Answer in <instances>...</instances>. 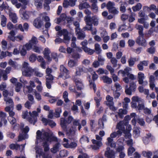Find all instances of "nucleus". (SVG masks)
Returning <instances> with one entry per match:
<instances>
[{"mask_svg": "<svg viewBox=\"0 0 158 158\" xmlns=\"http://www.w3.org/2000/svg\"><path fill=\"white\" fill-rule=\"evenodd\" d=\"M86 25L85 28L88 31H90L92 34L94 35L96 34L97 30L96 28L93 29V24L94 26H97L98 24V19L96 16H85L84 18Z\"/></svg>", "mask_w": 158, "mask_h": 158, "instance_id": "obj_1", "label": "nucleus"}, {"mask_svg": "<svg viewBox=\"0 0 158 158\" xmlns=\"http://www.w3.org/2000/svg\"><path fill=\"white\" fill-rule=\"evenodd\" d=\"M28 64L24 62L23 64V67L24 69L23 74L26 77H31L34 72V69L28 67Z\"/></svg>", "mask_w": 158, "mask_h": 158, "instance_id": "obj_2", "label": "nucleus"}, {"mask_svg": "<svg viewBox=\"0 0 158 158\" xmlns=\"http://www.w3.org/2000/svg\"><path fill=\"white\" fill-rule=\"evenodd\" d=\"M60 73L58 76L59 77H64V79H66L69 77V72L66 67L63 65L60 66Z\"/></svg>", "mask_w": 158, "mask_h": 158, "instance_id": "obj_3", "label": "nucleus"}, {"mask_svg": "<svg viewBox=\"0 0 158 158\" xmlns=\"http://www.w3.org/2000/svg\"><path fill=\"white\" fill-rule=\"evenodd\" d=\"M29 114L31 117L28 118V121L31 124L34 125L37 121V117L38 116V114L36 111H33L32 113L30 112Z\"/></svg>", "mask_w": 158, "mask_h": 158, "instance_id": "obj_4", "label": "nucleus"}, {"mask_svg": "<svg viewBox=\"0 0 158 158\" xmlns=\"http://www.w3.org/2000/svg\"><path fill=\"white\" fill-rule=\"evenodd\" d=\"M59 36H64V42L68 43L70 40V37L69 36V32L66 29H64L58 33Z\"/></svg>", "mask_w": 158, "mask_h": 158, "instance_id": "obj_5", "label": "nucleus"}, {"mask_svg": "<svg viewBox=\"0 0 158 158\" xmlns=\"http://www.w3.org/2000/svg\"><path fill=\"white\" fill-rule=\"evenodd\" d=\"M44 24L43 19H41L40 16L35 18L33 22V26L38 29L41 28Z\"/></svg>", "mask_w": 158, "mask_h": 158, "instance_id": "obj_6", "label": "nucleus"}, {"mask_svg": "<svg viewBox=\"0 0 158 158\" xmlns=\"http://www.w3.org/2000/svg\"><path fill=\"white\" fill-rule=\"evenodd\" d=\"M56 139V138L55 137H51V135H50L49 133L45 131L43 133L41 139H42L43 142L47 141L48 142L49 141H51V140L55 141Z\"/></svg>", "mask_w": 158, "mask_h": 158, "instance_id": "obj_7", "label": "nucleus"}, {"mask_svg": "<svg viewBox=\"0 0 158 158\" xmlns=\"http://www.w3.org/2000/svg\"><path fill=\"white\" fill-rule=\"evenodd\" d=\"M98 75L96 74L95 73L94 74L92 75V78L93 80H90L89 81V86L90 88H93L94 92L95 93L96 92L97 90V88L96 87V85L94 82V81L96 80L98 77Z\"/></svg>", "mask_w": 158, "mask_h": 158, "instance_id": "obj_8", "label": "nucleus"}, {"mask_svg": "<svg viewBox=\"0 0 158 158\" xmlns=\"http://www.w3.org/2000/svg\"><path fill=\"white\" fill-rule=\"evenodd\" d=\"M105 156L107 158H115V153L110 147H107L105 153Z\"/></svg>", "mask_w": 158, "mask_h": 158, "instance_id": "obj_9", "label": "nucleus"}, {"mask_svg": "<svg viewBox=\"0 0 158 158\" xmlns=\"http://www.w3.org/2000/svg\"><path fill=\"white\" fill-rule=\"evenodd\" d=\"M136 42L139 45L143 47H146L147 45L146 41L144 36H139L136 40Z\"/></svg>", "mask_w": 158, "mask_h": 158, "instance_id": "obj_10", "label": "nucleus"}, {"mask_svg": "<svg viewBox=\"0 0 158 158\" xmlns=\"http://www.w3.org/2000/svg\"><path fill=\"white\" fill-rule=\"evenodd\" d=\"M25 10V7L22 8L19 10V13L23 19H28L29 18V15Z\"/></svg>", "mask_w": 158, "mask_h": 158, "instance_id": "obj_11", "label": "nucleus"}, {"mask_svg": "<svg viewBox=\"0 0 158 158\" xmlns=\"http://www.w3.org/2000/svg\"><path fill=\"white\" fill-rule=\"evenodd\" d=\"M77 0H64L63 3L64 7L67 8L69 6H73L75 5Z\"/></svg>", "mask_w": 158, "mask_h": 158, "instance_id": "obj_12", "label": "nucleus"}, {"mask_svg": "<svg viewBox=\"0 0 158 158\" xmlns=\"http://www.w3.org/2000/svg\"><path fill=\"white\" fill-rule=\"evenodd\" d=\"M74 81L75 83L77 89L78 90H81L84 88V85L81 80L77 78H74Z\"/></svg>", "mask_w": 158, "mask_h": 158, "instance_id": "obj_13", "label": "nucleus"}, {"mask_svg": "<svg viewBox=\"0 0 158 158\" xmlns=\"http://www.w3.org/2000/svg\"><path fill=\"white\" fill-rule=\"evenodd\" d=\"M87 68L82 66H79L78 68V70L76 71V74L77 75L80 76L84 73H87L88 72Z\"/></svg>", "mask_w": 158, "mask_h": 158, "instance_id": "obj_14", "label": "nucleus"}, {"mask_svg": "<svg viewBox=\"0 0 158 158\" xmlns=\"http://www.w3.org/2000/svg\"><path fill=\"white\" fill-rule=\"evenodd\" d=\"M148 61L143 60L139 62L137 65V68L139 71H143V66H147L148 65Z\"/></svg>", "mask_w": 158, "mask_h": 158, "instance_id": "obj_15", "label": "nucleus"}, {"mask_svg": "<svg viewBox=\"0 0 158 158\" xmlns=\"http://www.w3.org/2000/svg\"><path fill=\"white\" fill-rule=\"evenodd\" d=\"M75 131L73 128H70L69 130L67 132V134L69 136V139L74 140Z\"/></svg>", "mask_w": 158, "mask_h": 158, "instance_id": "obj_16", "label": "nucleus"}, {"mask_svg": "<svg viewBox=\"0 0 158 158\" xmlns=\"http://www.w3.org/2000/svg\"><path fill=\"white\" fill-rule=\"evenodd\" d=\"M80 10H82L84 9H87L90 7L89 4L86 2L82 1L81 3H80L78 6Z\"/></svg>", "mask_w": 158, "mask_h": 158, "instance_id": "obj_17", "label": "nucleus"}, {"mask_svg": "<svg viewBox=\"0 0 158 158\" xmlns=\"http://www.w3.org/2000/svg\"><path fill=\"white\" fill-rule=\"evenodd\" d=\"M63 145L66 148H75L77 146V144L75 142H72L70 144L69 143H64Z\"/></svg>", "mask_w": 158, "mask_h": 158, "instance_id": "obj_18", "label": "nucleus"}, {"mask_svg": "<svg viewBox=\"0 0 158 158\" xmlns=\"http://www.w3.org/2000/svg\"><path fill=\"white\" fill-rule=\"evenodd\" d=\"M60 124L63 130H67V125L68 124L66 119L63 118H61Z\"/></svg>", "mask_w": 158, "mask_h": 158, "instance_id": "obj_19", "label": "nucleus"}, {"mask_svg": "<svg viewBox=\"0 0 158 158\" xmlns=\"http://www.w3.org/2000/svg\"><path fill=\"white\" fill-rule=\"evenodd\" d=\"M125 123L123 121L119 122L117 124L116 128L119 130L122 131L124 133L125 131Z\"/></svg>", "mask_w": 158, "mask_h": 158, "instance_id": "obj_20", "label": "nucleus"}, {"mask_svg": "<svg viewBox=\"0 0 158 158\" xmlns=\"http://www.w3.org/2000/svg\"><path fill=\"white\" fill-rule=\"evenodd\" d=\"M6 114L2 111L0 112V120L1 122H3L4 125L6 124L7 121L6 119Z\"/></svg>", "mask_w": 158, "mask_h": 158, "instance_id": "obj_21", "label": "nucleus"}, {"mask_svg": "<svg viewBox=\"0 0 158 158\" xmlns=\"http://www.w3.org/2000/svg\"><path fill=\"white\" fill-rule=\"evenodd\" d=\"M50 52V51L48 48H45L43 52L45 58L47 59L48 61H51L52 60L49 56Z\"/></svg>", "mask_w": 158, "mask_h": 158, "instance_id": "obj_22", "label": "nucleus"}, {"mask_svg": "<svg viewBox=\"0 0 158 158\" xmlns=\"http://www.w3.org/2000/svg\"><path fill=\"white\" fill-rule=\"evenodd\" d=\"M138 78L139 83L142 85L143 83V80L144 78V74L141 72H139L138 73Z\"/></svg>", "mask_w": 158, "mask_h": 158, "instance_id": "obj_23", "label": "nucleus"}, {"mask_svg": "<svg viewBox=\"0 0 158 158\" xmlns=\"http://www.w3.org/2000/svg\"><path fill=\"white\" fill-rule=\"evenodd\" d=\"M9 17L10 19L14 23H15L17 22V17L16 14L11 13L9 14Z\"/></svg>", "mask_w": 158, "mask_h": 158, "instance_id": "obj_24", "label": "nucleus"}, {"mask_svg": "<svg viewBox=\"0 0 158 158\" xmlns=\"http://www.w3.org/2000/svg\"><path fill=\"white\" fill-rule=\"evenodd\" d=\"M106 99L107 100L106 103L107 105H110L114 104L113 102V98L110 95H107L106 98Z\"/></svg>", "mask_w": 158, "mask_h": 158, "instance_id": "obj_25", "label": "nucleus"}, {"mask_svg": "<svg viewBox=\"0 0 158 158\" xmlns=\"http://www.w3.org/2000/svg\"><path fill=\"white\" fill-rule=\"evenodd\" d=\"M60 144L59 143H56L53 146V147L51 148V151L53 153H55L59 151L60 147Z\"/></svg>", "mask_w": 158, "mask_h": 158, "instance_id": "obj_26", "label": "nucleus"}, {"mask_svg": "<svg viewBox=\"0 0 158 158\" xmlns=\"http://www.w3.org/2000/svg\"><path fill=\"white\" fill-rule=\"evenodd\" d=\"M136 61V58L132 57L131 56L130 57L127 61L129 66L131 67L133 66Z\"/></svg>", "mask_w": 158, "mask_h": 158, "instance_id": "obj_27", "label": "nucleus"}, {"mask_svg": "<svg viewBox=\"0 0 158 158\" xmlns=\"http://www.w3.org/2000/svg\"><path fill=\"white\" fill-rule=\"evenodd\" d=\"M102 79L104 83L109 84H111L112 82V80L111 78L107 76H103L102 77Z\"/></svg>", "mask_w": 158, "mask_h": 158, "instance_id": "obj_28", "label": "nucleus"}, {"mask_svg": "<svg viewBox=\"0 0 158 158\" xmlns=\"http://www.w3.org/2000/svg\"><path fill=\"white\" fill-rule=\"evenodd\" d=\"M77 38L78 40H83L85 37V35L84 32H81L80 31L77 32Z\"/></svg>", "mask_w": 158, "mask_h": 158, "instance_id": "obj_29", "label": "nucleus"}, {"mask_svg": "<svg viewBox=\"0 0 158 158\" xmlns=\"http://www.w3.org/2000/svg\"><path fill=\"white\" fill-rule=\"evenodd\" d=\"M42 146L44 148V151L45 152H47L49 151L50 148L49 147V144L47 141L43 142L42 144Z\"/></svg>", "mask_w": 158, "mask_h": 158, "instance_id": "obj_30", "label": "nucleus"}, {"mask_svg": "<svg viewBox=\"0 0 158 158\" xmlns=\"http://www.w3.org/2000/svg\"><path fill=\"white\" fill-rule=\"evenodd\" d=\"M137 29L139 30L138 33L139 35V36H144V34L143 33V27L141 25H139L138 26Z\"/></svg>", "mask_w": 158, "mask_h": 158, "instance_id": "obj_31", "label": "nucleus"}, {"mask_svg": "<svg viewBox=\"0 0 158 158\" xmlns=\"http://www.w3.org/2000/svg\"><path fill=\"white\" fill-rule=\"evenodd\" d=\"M118 73H122L123 74V77L125 76L126 75L128 76L130 74L129 70L127 68H125L124 70H120L119 71Z\"/></svg>", "mask_w": 158, "mask_h": 158, "instance_id": "obj_32", "label": "nucleus"}, {"mask_svg": "<svg viewBox=\"0 0 158 158\" xmlns=\"http://www.w3.org/2000/svg\"><path fill=\"white\" fill-rule=\"evenodd\" d=\"M62 112L61 108L60 107H58L55 110V112L54 113V115L56 118H58L60 117V114Z\"/></svg>", "mask_w": 158, "mask_h": 158, "instance_id": "obj_33", "label": "nucleus"}, {"mask_svg": "<svg viewBox=\"0 0 158 158\" xmlns=\"http://www.w3.org/2000/svg\"><path fill=\"white\" fill-rule=\"evenodd\" d=\"M20 145L17 143H11L9 145V148L11 150H17L20 148Z\"/></svg>", "mask_w": 158, "mask_h": 158, "instance_id": "obj_34", "label": "nucleus"}, {"mask_svg": "<svg viewBox=\"0 0 158 158\" xmlns=\"http://www.w3.org/2000/svg\"><path fill=\"white\" fill-rule=\"evenodd\" d=\"M43 2V0H35L34 4L37 8H41Z\"/></svg>", "mask_w": 158, "mask_h": 158, "instance_id": "obj_35", "label": "nucleus"}, {"mask_svg": "<svg viewBox=\"0 0 158 158\" xmlns=\"http://www.w3.org/2000/svg\"><path fill=\"white\" fill-rule=\"evenodd\" d=\"M7 19L4 15H1V25L2 27H5L6 25Z\"/></svg>", "mask_w": 158, "mask_h": 158, "instance_id": "obj_36", "label": "nucleus"}, {"mask_svg": "<svg viewBox=\"0 0 158 158\" xmlns=\"http://www.w3.org/2000/svg\"><path fill=\"white\" fill-rule=\"evenodd\" d=\"M142 155L144 157H147V158H152L151 156L152 155V152L151 151L147 152L144 151L143 152Z\"/></svg>", "mask_w": 158, "mask_h": 158, "instance_id": "obj_37", "label": "nucleus"}, {"mask_svg": "<svg viewBox=\"0 0 158 158\" xmlns=\"http://www.w3.org/2000/svg\"><path fill=\"white\" fill-rule=\"evenodd\" d=\"M140 131L139 128L138 127H135L133 130V135L135 137L137 138L140 135Z\"/></svg>", "mask_w": 158, "mask_h": 158, "instance_id": "obj_38", "label": "nucleus"}, {"mask_svg": "<svg viewBox=\"0 0 158 158\" xmlns=\"http://www.w3.org/2000/svg\"><path fill=\"white\" fill-rule=\"evenodd\" d=\"M142 5L140 3H137L136 5L133 6L132 9L134 12L139 10L142 8Z\"/></svg>", "mask_w": 158, "mask_h": 158, "instance_id": "obj_39", "label": "nucleus"}, {"mask_svg": "<svg viewBox=\"0 0 158 158\" xmlns=\"http://www.w3.org/2000/svg\"><path fill=\"white\" fill-rule=\"evenodd\" d=\"M77 62L75 60H71L68 62V65L70 67H73L76 65Z\"/></svg>", "mask_w": 158, "mask_h": 158, "instance_id": "obj_40", "label": "nucleus"}, {"mask_svg": "<svg viewBox=\"0 0 158 158\" xmlns=\"http://www.w3.org/2000/svg\"><path fill=\"white\" fill-rule=\"evenodd\" d=\"M51 0H44V7L45 9H47V10H50L49 4L51 3Z\"/></svg>", "mask_w": 158, "mask_h": 158, "instance_id": "obj_41", "label": "nucleus"}, {"mask_svg": "<svg viewBox=\"0 0 158 158\" xmlns=\"http://www.w3.org/2000/svg\"><path fill=\"white\" fill-rule=\"evenodd\" d=\"M95 49L97 53L99 54L101 53L102 50L100 47V45L98 44H95Z\"/></svg>", "mask_w": 158, "mask_h": 158, "instance_id": "obj_42", "label": "nucleus"}, {"mask_svg": "<svg viewBox=\"0 0 158 158\" xmlns=\"http://www.w3.org/2000/svg\"><path fill=\"white\" fill-rule=\"evenodd\" d=\"M68 93L66 91H65L63 93V97L64 99V101L66 103L68 102L69 101V100L68 98Z\"/></svg>", "mask_w": 158, "mask_h": 158, "instance_id": "obj_43", "label": "nucleus"}, {"mask_svg": "<svg viewBox=\"0 0 158 158\" xmlns=\"http://www.w3.org/2000/svg\"><path fill=\"white\" fill-rule=\"evenodd\" d=\"M72 56L73 58L75 60L80 59L81 55L77 52H73L72 54Z\"/></svg>", "mask_w": 158, "mask_h": 158, "instance_id": "obj_44", "label": "nucleus"}, {"mask_svg": "<svg viewBox=\"0 0 158 158\" xmlns=\"http://www.w3.org/2000/svg\"><path fill=\"white\" fill-rule=\"evenodd\" d=\"M156 50L155 47H151L147 49V51L150 54H153L155 53Z\"/></svg>", "mask_w": 158, "mask_h": 158, "instance_id": "obj_45", "label": "nucleus"}, {"mask_svg": "<svg viewBox=\"0 0 158 158\" xmlns=\"http://www.w3.org/2000/svg\"><path fill=\"white\" fill-rule=\"evenodd\" d=\"M135 151V148L132 147H130L127 150V154L128 156H131Z\"/></svg>", "mask_w": 158, "mask_h": 158, "instance_id": "obj_46", "label": "nucleus"}, {"mask_svg": "<svg viewBox=\"0 0 158 158\" xmlns=\"http://www.w3.org/2000/svg\"><path fill=\"white\" fill-rule=\"evenodd\" d=\"M11 38H10V39L13 41H15V40L19 41L23 40V36L22 35H18L14 37H12Z\"/></svg>", "mask_w": 158, "mask_h": 158, "instance_id": "obj_47", "label": "nucleus"}, {"mask_svg": "<svg viewBox=\"0 0 158 158\" xmlns=\"http://www.w3.org/2000/svg\"><path fill=\"white\" fill-rule=\"evenodd\" d=\"M22 87V85L21 83L20 82H17L16 85V87L15 89V91L17 92H19L20 91Z\"/></svg>", "mask_w": 158, "mask_h": 158, "instance_id": "obj_48", "label": "nucleus"}, {"mask_svg": "<svg viewBox=\"0 0 158 158\" xmlns=\"http://www.w3.org/2000/svg\"><path fill=\"white\" fill-rule=\"evenodd\" d=\"M23 127L24 125H23V126H21L20 127V129L22 131V132L27 134V133L29 131V128L27 126H26L24 128H23Z\"/></svg>", "mask_w": 158, "mask_h": 158, "instance_id": "obj_49", "label": "nucleus"}, {"mask_svg": "<svg viewBox=\"0 0 158 158\" xmlns=\"http://www.w3.org/2000/svg\"><path fill=\"white\" fill-rule=\"evenodd\" d=\"M27 134L24 133L20 134L18 137L19 141H21L25 139Z\"/></svg>", "mask_w": 158, "mask_h": 158, "instance_id": "obj_50", "label": "nucleus"}, {"mask_svg": "<svg viewBox=\"0 0 158 158\" xmlns=\"http://www.w3.org/2000/svg\"><path fill=\"white\" fill-rule=\"evenodd\" d=\"M29 59L31 62H34L37 59L36 55L35 54H33L30 56Z\"/></svg>", "mask_w": 158, "mask_h": 158, "instance_id": "obj_51", "label": "nucleus"}, {"mask_svg": "<svg viewBox=\"0 0 158 158\" xmlns=\"http://www.w3.org/2000/svg\"><path fill=\"white\" fill-rule=\"evenodd\" d=\"M111 62L113 65V67L114 68L117 66V63L118 61L115 57L112 58L110 60Z\"/></svg>", "mask_w": 158, "mask_h": 158, "instance_id": "obj_52", "label": "nucleus"}, {"mask_svg": "<svg viewBox=\"0 0 158 158\" xmlns=\"http://www.w3.org/2000/svg\"><path fill=\"white\" fill-rule=\"evenodd\" d=\"M4 100L5 101L6 103L11 104V105H13L14 102L12 99L11 98H10L9 97L7 98H4Z\"/></svg>", "mask_w": 158, "mask_h": 158, "instance_id": "obj_53", "label": "nucleus"}, {"mask_svg": "<svg viewBox=\"0 0 158 158\" xmlns=\"http://www.w3.org/2000/svg\"><path fill=\"white\" fill-rule=\"evenodd\" d=\"M109 11L110 13L114 15L117 14L118 13V11L114 7L109 10Z\"/></svg>", "mask_w": 158, "mask_h": 158, "instance_id": "obj_54", "label": "nucleus"}, {"mask_svg": "<svg viewBox=\"0 0 158 158\" xmlns=\"http://www.w3.org/2000/svg\"><path fill=\"white\" fill-rule=\"evenodd\" d=\"M94 99L96 103V106L98 107L100 105V102L101 100V98H98L97 97H95Z\"/></svg>", "mask_w": 158, "mask_h": 158, "instance_id": "obj_55", "label": "nucleus"}, {"mask_svg": "<svg viewBox=\"0 0 158 158\" xmlns=\"http://www.w3.org/2000/svg\"><path fill=\"white\" fill-rule=\"evenodd\" d=\"M36 134V139L37 140L41 139L43 134L42 132L40 130H38L37 131Z\"/></svg>", "mask_w": 158, "mask_h": 158, "instance_id": "obj_56", "label": "nucleus"}, {"mask_svg": "<svg viewBox=\"0 0 158 158\" xmlns=\"http://www.w3.org/2000/svg\"><path fill=\"white\" fill-rule=\"evenodd\" d=\"M97 3L94 2L92 4V7H91V10H95L96 11L98 10V7L96 4Z\"/></svg>", "mask_w": 158, "mask_h": 158, "instance_id": "obj_57", "label": "nucleus"}, {"mask_svg": "<svg viewBox=\"0 0 158 158\" xmlns=\"http://www.w3.org/2000/svg\"><path fill=\"white\" fill-rule=\"evenodd\" d=\"M137 123L141 126L144 125L145 123L144 120L143 118H139L137 119Z\"/></svg>", "mask_w": 158, "mask_h": 158, "instance_id": "obj_58", "label": "nucleus"}, {"mask_svg": "<svg viewBox=\"0 0 158 158\" xmlns=\"http://www.w3.org/2000/svg\"><path fill=\"white\" fill-rule=\"evenodd\" d=\"M129 88L132 91H135L136 89V85L133 82H132L130 83Z\"/></svg>", "mask_w": 158, "mask_h": 158, "instance_id": "obj_59", "label": "nucleus"}, {"mask_svg": "<svg viewBox=\"0 0 158 158\" xmlns=\"http://www.w3.org/2000/svg\"><path fill=\"white\" fill-rule=\"evenodd\" d=\"M33 103H30L29 101H27L24 104V106L29 109L31 108V105Z\"/></svg>", "mask_w": 158, "mask_h": 158, "instance_id": "obj_60", "label": "nucleus"}, {"mask_svg": "<svg viewBox=\"0 0 158 158\" xmlns=\"http://www.w3.org/2000/svg\"><path fill=\"white\" fill-rule=\"evenodd\" d=\"M2 44V48L4 50H5L7 46V42L5 40H2L1 42Z\"/></svg>", "mask_w": 158, "mask_h": 158, "instance_id": "obj_61", "label": "nucleus"}, {"mask_svg": "<svg viewBox=\"0 0 158 158\" xmlns=\"http://www.w3.org/2000/svg\"><path fill=\"white\" fill-rule=\"evenodd\" d=\"M35 98L38 101H40L41 99V96L40 94L37 93L36 91L35 92Z\"/></svg>", "mask_w": 158, "mask_h": 158, "instance_id": "obj_62", "label": "nucleus"}, {"mask_svg": "<svg viewBox=\"0 0 158 158\" xmlns=\"http://www.w3.org/2000/svg\"><path fill=\"white\" fill-rule=\"evenodd\" d=\"M120 93L118 91L115 90L114 92V97L115 99H118L120 95Z\"/></svg>", "mask_w": 158, "mask_h": 158, "instance_id": "obj_63", "label": "nucleus"}, {"mask_svg": "<svg viewBox=\"0 0 158 158\" xmlns=\"http://www.w3.org/2000/svg\"><path fill=\"white\" fill-rule=\"evenodd\" d=\"M32 44L30 43H27L24 46L26 47L27 50L29 51L30 50L32 47Z\"/></svg>", "mask_w": 158, "mask_h": 158, "instance_id": "obj_64", "label": "nucleus"}]
</instances>
